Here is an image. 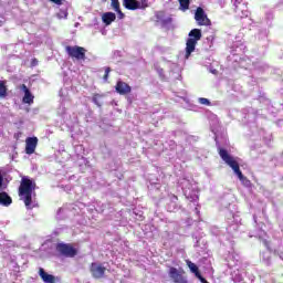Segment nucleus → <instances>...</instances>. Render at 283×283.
<instances>
[{
	"label": "nucleus",
	"mask_w": 283,
	"mask_h": 283,
	"mask_svg": "<svg viewBox=\"0 0 283 283\" xmlns=\"http://www.w3.org/2000/svg\"><path fill=\"white\" fill-rule=\"evenodd\" d=\"M34 191H36V182L34 179H30L28 176L22 177L19 187V196L21 200H23L27 209H34L35 207H39L36 200L32 199L36 196V192Z\"/></svg>",
	"instance_id": "nucleus-1"
},
{
	"label": "nucleus",
	"mask_w": 283,
	"mask_h": 283,
	"mask_svg": "<svg viewBox=\"0 0 283 283\" xmlns=\"http://www.w3.org/2000/svg\"><path fill=\"white\" fill-rule=\"evenodd\" d=\"M218 151L220 158L226 163V165H229L232 169V171L238 176L239 180L242 182L244 187H251V180H249L244 175L242 174V170H240V164H238V160H235V157L231 156L227 149L218 146Z\"/></svg>",
	"instance_id": "nucleus-2"
},
{
	"label": "nucleus",
	"mask_w": 283,
	"mask_h": 283,
	"mask_svg": "<svg viewBox=\"0 0 283 283\" xmlns=\"http://www.w3.org/2000/svg\"><path fill=\"white\" fill-rule=\"evenodd\" d=\"M226 260L228 262L229 269H232L231 280L234 283H241L244 280V274L247 272L244 271V269H242L240 255H238L235 252H232L227 256Z\"/></svg>",
	"instance_id": "nucleus-3"
},
{
	"label": "nucleus",
	"mask_w": 283,
	"mask_h": 283,
	"mask_svg": "<svg viewBox=\"0 0 283 283\" xmlns=\"http://www.w3.org/2000/svg\"><path fill=\"white\" fill-rule=\"evenodd\" d=\"M188 36L189 39L186 42V59H189L191 53L195 52L196 45L202 39V31L200 29H192Z\"/></svg>",
	"instance_id": "nucleus-4"
},
{
	"label": "nucleus",
	"mask_w": 283,
	"mask_h": 283,
	"mask_svg": "<svg viewBox=\"0 0 283 283\" xmlns=\"http://www.w3.org/2000/svg\"><path fill=\"white\" fill-rule=\"evenodd\" d=\"M256 235L263 245L268 249V251L262 253L261 258L262 261L269 266V264H271V245H269V241L266 240V232L264 230H259Z\"/></svg>",
	"instance_id": "nucleus-5"
},
{
	"label": "nucleus",
	"mask_w": 283,
	"mask_h": 283,
	"mask_svg": "<svg viewBox=\"0 0 283 283\" xmlns=\"http://www.w3.org/2000/svg\"><path fill=\"white\" fill-rule=\"evenodd\" d=\"M66 50V54H69V56H71V59H76V61H85V48L83 46H70L67 45L65 48Z\"/></svg>",
	"instance_id": "nucleus-6"
},
{
	"label": "nucleus",
	"mask_w": 283,
	"mask_h": 283,
	"mask_svg": "<svg viewBox=\"0 0 283 283\" xmlns=\"http://www.w3.org/2000/svg\"><path fill=\"white\" fill-rule=\"evenodd\" d=\"M56 251L65 258H74L76 255V249L67 243H57Z\"/></svg>",
	"instance_id": "nucleus-7"
},
{
	"label": "nucleus",
	"mask_w": 283,
	"mask_h": 283,
	"mask_svg": "<svg viewBox=\"0 0 283 283\" xmlns=\"http://www.w3.org/2000/svg\"><path fill=\"white\" fill-rule=\"evenodd\" d=\"M195 20L197 21L198 25H211V20L207 17L205 9L198 7L195 12Z\"/></svg>",
	"instance_id": "nucleus-8"
},
{
	"label": "nucleus",
	"mask_w": 283,
	"mask_h": 283,
	"mask_svg": "<svg viewBox=\"0 0 283 283\" xmlns=\"http://www.w3.org/2000/svg\"><path fill=\"white\" fill-rule=\"evenodd\" d=\"M168 275L174 283H187V277L176 268H170Z\"/></svg>",
	"instance_id": "nucleus-9"
},
{
	"label": "nucleus",
	"mask_w": 283,
	"mask_h": 283,
	"mask_svg": "<svg viewBox=\"0 0 283 283\" xmlns=\"http://www.w3.org/2000/svg\"><path fill=\"white\" fill-rule=\"evenodd\" d=\"M106 268L101 263H92L91 264V273L95 280H101V277L105 276Z\"/></svg>",
	"instance_id": "nucleus-10"
},
{
	"label": "nucleus",
	"mask_w": 283,
	"mask_h": 283,
	"mask_svg": "<svg viewBox=\"0 0 283 283\" xmlns=\"http://www.w3.org/2000/svg\"><path fill=\"white\" fill-rule=\"evenodd\" d=\"M266 67H269L266 63L260 60H256V61L249 60L248 67H245V70H251L253 72H264Z\"/></svg>",
	"instance_id": "nucleus-11"
},
{
	"label": "nucleus",
	"mask_w": 283,
	"mask_h": 283,
	"mask_svg": "<svg viewBox=\"0 0 283 283\" xmlns=\"http://www.w3.org/2000/svg\"><path fill=\"white\" fill-rule=\"evenodd\" d=\"M25 143H27L25 154H28L29 156H32V154H34V151H36V145H39V138L28 137Z\"/></svg>",
	"instance_id": "nucleus-12"
},
{
	"label": "nucleus",
	"mask_w": 283,
	"mask_h": 283,
	"mask_svg": "<svg viewBox=\"0 0 283 283\" xmlns=\"http://www.w3.org/2000/svg\"><path fill=\"white\" fill-rule=\"evenodd\" d=\"M74 151L77 156V160H82V163H80V166L85 165V167H90V161L85 157H83V154H85V148L83 147V145H76L74 147Z\"/></svg>",
	"instance_id": "nucleus-13"
},
{
	"label": "nucleus",
	"mask_w": 283,
	"mask_h": 283,
	"mask_svg": "<svg viewBox=\"0 0 283 283\" xmlns=\"http://www.w3.org/2000/svg\"><path fill=\"white\" fill-rule=\"evenodd\" d=\"M115 90L117 94H120V96H125L126 94H129L132 92V86H129L127 83L123 81H118Z\"/></svg>",
	"instance_id": "nucleus-14"
},
{
	"label": "nucleus",
	"mask_w": 283,
	"mask_h": 283,
	"mask_svg": "<svg viewBox=\"0 0 283 283\" xmlns=\"http://www.w3.org/2000/svg\"><path fill=\"white\" fill-rule=\"evenodd\" d=\"M21 90L24 93L22 103H25L27 105H32V103H34V95H32V92H30V88H28L25 84H22Z\"/></svg>",
	"instance_id": "nucleus-15"
},
{
	"label": "nucleus",
	"mask_w": 283,
	"mask_h": 283,
	"mask_svg": "<svg viewBox=\"0 0 283 283\" xmlns=\"http://www.w3.org/2000/svg\"><path fill=\"white\" fill-rule=\"evenodd\" d=\"M234 6L237 17H239L240 19H247V17H249V10H247V6L240 4L238 7V0H234Z\"/></svg>",
	"instance_id": "nucleus-16"
},
{
	"label": "nucleus",
	"mask_w": 283,
	"mask_h": 283,
	"mask_svg": "<svg viewBox=\"0 0 283 283\" xmlns=\"http://www.w3.org/2000/svg\"><path fill=\"white\" fill-rule=\"evenodd\" d=\"M180 207L178 206V197L176 195L169 196V202L167 203V211L170 213L174 211H178Z\"/></svg>",
	"instance_id": "nucleus-17"
},
{
	"label": "nucleus",
	"mask_w": 283,
	"mask_h": 283,
	"mask_svg": "<svg viewBox=\"0 0 283 283\" xmlns=\"http://www.w3.org/2000/svg\"><path fill=\"white\" fill-rule=\"evenodd\" d=\"M39 275H40L42 282H44V283H56L54 275L45 272V270L43 268L39 269Z\"/></svg>",
	"instance_id": "nucleus-18"
},
{
	"label": "nucleus",
	"mask_w": 283,
	"mask_h": 283,
	"mask_svg": "<svg viewBox=\"0 0 283 283\" xmlns=\"http://www.w3.org/2000/svg\"><path fill=\"white\" fill-rule=\"evenodd\" d=\"M155 17L157 19V23H160L163 27L169 25V23H171V18L165 15L164 11L157 12Z\"/></svg>",
	"instance_id": "nucleus-19"
},
{
	"label": "nucleus",
	"mask_w": 283,
	"mask_h": 283,
	"mask_svg": "<svg viewBox=\"0 0 283 283\" xmlns=\"http://www.w3.org/2000/svg\"><path fill=\"white\" fill-rule=\"evenodd\" d=\"M102 21L106 25H112V23H114V21H116V13H114V12L103 13Z\"/></svg>",
	"instance_id": "nucleus-20"
},
{
	"label": "nucleus",
	"mask_w": 283,
	"mask_h": 283,
	"mask_svg": "<svg viewBox=\"0 0 283 283\" xmlns=\"http://www.w3.org/2000/svg\"><path fill=\"white\" fill-rule=\"evenodd\" d=\"M0 205L2 207H10L12 205V197L6 191L0 192Z\"/></svg>",
	"instance_id": "nucleus-21"
},
{
	"label": "nucleus",
	"mask_w": 283,
	"mask_h": 283,
	"mask_svg": "<svg viewBox=\"0 0 283 283\" xmlns=\"http://www.w3.org/2000/svg\"><path fill=\"white\" fill-rule=\"evenodd\" d=\"M67 91L61 90L60 91V97H61V106L59 108V114H65V103H67Z\"/></svg>",
	"instance_id": "nucleus-22"
},
{
	"label": "nucleus",
	"mask_w": 283,
	"mask_h": 283,
	"mask_svg": "<svg viewBox=\"0 0 283 283\" xmlns=\"http://www.w3.org/2000/svg\"><path fill=\"white\" fill-rule=\"evenodd\" d=\"M123 6L126 10H138V2L136 0H123Z\"/></svg>",
	"instance_id": "nucleus-23"
},
{
	"label": "nucleus",
	"mask_w": 283,
	"mask_h": 283,
	"mask_svg": "<svg viewBox=\"0 0 283 283\" xmlns=\"http://www.w3.org/2000/svg\"><path fill=\"white\" fill-rule=\"evenodd\" d=\"M187 266L190 269L191 273H193L196 277H200V270L198 269V265H196V263L187 261Z\"/></svg>",
	"instance_id": "nucleus-24"
},
{
	"label": "nucleus",
	"mask_w": 283,
	"mask_h": 283,
	"mask_svg": "<svg viewBox=\"0 0 283 283\" xmlns=\"http://www.w3.org/2000/svg\"><path fill=\"white\" fill-rule=\"evenodd\" d=\"M92 101L94 105H97L98 107H103V95L94 94Z\"/></svg>",
	"instance_id": "nucleus-25"
},
{
	"label": "nucleus",
	"mask_w": 283,
	"mask_h": 283,
	"mask_svg": "<svg viewBox=\"0 0 283 283\" xmlns=\"http://www.w3.org/2000/svg\"><path fill=\"white\" fill-rule=\"evenodd\" d=\"M8 96V87H6V82L0 81V98H6Z\"/></svg>",
	"instance_id": "nucleus-26"
},
{
	"label": "nucleus",
	"mask_w": 283,
	"mask_h": 283,
	"mask_svg": "<svg viewBox=\"0 0 283 283\" xmlns=\"http://www.w3.org/2000/svg\"><path fill=\"white\" fill-rule=\"evenodd\" d=\"M179 1V6H180V10H182V12H187V10H189V6H190V1L189 0H178Z\"/></svg>",
	"instance_id": "nucleus-27"
},
{
	"label": "nucleus",
	"mask_w": 283,
	"mask_h": 283,
	"mask_svg": "<svg viewBox=\"0 0 283 283\" xmlns=\"http://www.w3.org/2000/svg\"><path fill=\"white\" fill-rule=\"evenodd\" d=\"M137 3L138 10H145L149 4L147 3V0H135Z\"/></svg>",
	"instance_id": "nucleus-28"
},
{
	"label": "nucleus",
	"mask_w": 283,
	"mask_h": 283,
	"mask_svg": "<svg viewBox=\"0 0 283 283\" xmlns=\"http://www.w3.org/2000/svg\"><path fill=\"white\" fill-rule=\"evenodd\" d=\"M273 21V12L269 11L265 13V23L266 25H271V22Z\"/></svg>",
	"instance_id": "nucleus-29"
},
{
	"label": "nucleus",
	"mask_w": 283,
	"mask_h": 283,
	"mask_svg": "<svg viewBox=\"0 0 283 283\" xmlns=\"http://www.w3.org/2000/svg\"><path fill=\"white\" fill-rule=\"evenodd\" d=\"M198 103H200V105H211V101H209V98H206V97H199L198 98Z\"/></svg>",
	"instance_id": "nucleus-30"
},
{
	"label": "nucleus",
	"mask_w": 283,
	"mask_h": 283,
	"mask_svg": "<svg viewBox=\"0 0 283 283\" xmlns=\"http://www.w3.org/2000/svg\"><path fill=\"white\" fill-rule=\"evenodd\" d=\"M155 70L160 78L165 80V71L160 66H155Z\"/></svg>",
	"instance_id": "nucleus-31"
},
{
	"label": "nucleus",
	"mask_w": 283,
	"mask_h": 283,
	"mask_svg": "<svg viewBox=\"0 0 283 283\" xmlns=\"http://www.w3.org/2000/svg\"><path fill=\"white\" fill-rule=\"evenodd\" d=\"M112 8L116 11L120 9V2L118 0H112Z\"/></svg>",
	"instance_id": "nucleus-32"
},
{
	"label": "nucleus",
	"mask_w": 283,
	"mask_h": 283,
	"mask_svg": "<svg viewBox=\"0 0 283 283\" xmlns=\"http://www.w3.org/2000/svg\"><path fill=\"white\" fill-rule=\"evenodd\" d=\"M59 19H67V10H61L57 13Z\"/></svg>",
	"instance_id": "nucleus-33"
},
{
	"label": "nucleus",
	"mask_w": 283,
	"mask_h": 283,
	"mask_svg": "<svg viewBox=\"0 0 283 283\" xmlns=\"http://www.w3.org/2000/svg\"><path fill=\"white\" fill-rule=\"evenodd\" d=\"M8 186L3 182V174L0 171V191L6 189Z\"/></svg>",
	"instance_id": "nucleus-34"
},
{
	"label": "nucleus",
	"mask_w": 283,
	"mask_h": 283,
	"mask_svg": "<svg viewBox=\"0 0 283 283\" xmlns=\"http://www.w3.org/2000/svg\"><path fill=\"white\" fill-rule=\"evenodd\" d=\"M109 72H112V69L109 66H106L105 67V74H104V77H103L104 81H107V78H109Z\"/></svg>",
	"instance_id": "nucleus-35"
},
{
	"label": "nucleus",
	"mask_w": 283,
	"mask_h": 283,
	"mask_svg": "<svg viewBox=\"0 0 283 283\" xmlns=\"http://www.w3.org/2000/svg\"><path fill=\"white\" fill-rule=\"evenodd\" d=\"M109 72H112V69L109 66H106L105 67V74H104V77H103L104 81H107V78H109Z\"/></svg>",
	"instance_id": "nucleus-36"
},
{
	"label": "nucleus",
	"mask_w": 283,
	"mask_h": 283,
	"mask_svg": "<svg viewBox=\"0 0 283 283\" xmlns=\"http://www.w3.org/2000/svg\"><path fill=\"white\" fill-rule=\"evenodd\" d=\"M232 231H238V223L231 224L228 228V232L231 233Z\"/></svg>",
	"instance_id": "nucleus-37"
},
{
	"label": "nucleus",
	"mask_w": 283,
	"mask_h": 283,
	"mask_svg": "<svg viewBox=\"0 0 283 283\" xmlns=\"http://www.w3.org/2000/svg\"><path fill=\"white\" fill-rule=\"evenodd\" d=\"M279 253L281 260H283V245H280L277 250H274Z\"/></svg>",
	"instance_id": "nucleus-38"
},
{
	"label": "nucleus",
	"mask_w": 283,
	"mask_h": 283,
	"mask_svg": "<svg viewBox=\"0 0 283 283\" xmlns=\"http://www.w3.org/2000/svg\"><path fill=\"white\" fill-rule=\"evenodd\" d=\"M115 12H117L118 19H125V13H123V11H120V9L115 10Z\"/></svg>",
	"instance_id": "nucleus-39"
},
{
	"label": "nucleus",
	"mask_w": 283,
	"mask_h": 283,
	"mask_svg": "<svg viewBox=\"0 0 283 283\" xmlns=\"http://www.w3.org/2000/svg\"><path fill=\"white\" fill-rule=\"evenodd\" d=\"M197 279H198L201 283H210L207 279H205V277L202 276V274L199 275V276H197Z\"/></svg>",
	"instance_id": "nucleus-40"
},
{
	"label": "nucleus",
	"mask_w": 283,
	"mask_h": 283,
	"mask_svg": "<svg viewBox=\"0 0 283 283\" xmlns=\"http://www.w3.org/2000/svg\"><path fill=\"white\" fill-rule=\"evenodd\" d=\"M177 98H181V101H187V93H181V95H177Z\"/></svg>",
	"instance_id": "nucleus-41"
},
{
	"label": "nucleus",
	"mask_w": 283,
	"mask_h": 283,
	"mask_svg": "<svg viewBox=\"0 0 283 283\" xmlns=\"http://www.w3.org/2000/svg\"><path fill=\"white\" fill-rule=\"evenodd\" d=\"M51 3H55V6H62L63 0H49Z\"/></svg>",
	"instance_id": "nucleus-42"
},
{
	"label": "nucleus",
	"mask_w": 283,
	"mask_h": 283,
	"mask_svg": "<svg viewBox=\"0 0 283 283\" xmlns=\"http://www.w3.org/2000/svg\"><path fill=\"white\" fill-rule=\"evenodd\" d=\"M188 198H190L191 202H196V200H198V195L188 196Z\"/></svg>",
	"instance_id": "nucleus-43"
},
{
	"label": "nucleus",
	"mask_w": 283,
	"mask_h": 283,
	"mask_svg": "<svg viewBox=\"0 0 283 283\" xmlns=\"http://www.w3.org/2000/svg\"><path fill=\"white\" fill-rule=\"evenodd\" d=\"M276 8H279V10H283V0H282V2H279V3L276 4Z\"/></svg>",
	"instance_id": "nucleus-44"
},
{
	"label": "nucleus",
	"mask_w": 283,
	"mask_h": 283,
	"mask_svg": "<svg viewBox=\"0 0 283 283\" xmlns=\"http://www.w3.org/2000/svg\"><path fill=\"white\" fill-rule=\"evenodd\" d=\"M32 65H39V61H36V59L32 60Z\"/></svg>",
	"instance_id": "nucleus-45"
},
{
	"label": "nucleus",
	"mask_w": 283,
	"mask_h": 283,
	"mask_svg": "<svg viewBox=\"0 0 283 283\" xmlns=\"http://www.w3.org/2000/svg\"><path fill=\"white\" fill-rule=\"evenodd\" d=\"M234 48H239V50H242V46H239L238 44H234Z\"/></svg>",
	"instance_id": "nucleus-46"
},
{
	"label": "nucleus",
	"mask_w": 283,
	"mask_h": 283,
	"mask_svg": "<svg viewBox=\"0 0 283 283\" xmlns=\"http://www.w3.org/2000/svg\"><path fill=\"white\" fill-rule=\"evenodd\" d=\"M253 219H254V222H258V219L255 218V216L253 217Z\"/></svg>",
	"instance_id": "nucleus-47"
},
{
	"label": "nucleus",
	"mask_w": 283,
	"mask_h": 283,
	"mask_svg": "<svg viewBox=\"0 0 283 283\" xmlns=\"http://www.w3.org/2000/svg\"><path fill=\"white\" fill-rule=\"evenodd\" d=\"M263 36H266V31L263 32Z\"/></svg>",
	"instance_id": "nucleus-48"
},
{
	"label": "nucleus",
	"mask_w": 283,
	"mask_h": 283,
	"mask_svg": "<svg viewBox=\"0 0 283 283\" xmlns=\"http://www.w3.org/2000/svg\"><path fill=\"white\" fill-rule=\"evenodd\" d=\"M197 213H199L198 208L195 209Z\"/></svg>",
	"instance_id": "nucleus-49"
}]
</instances>
